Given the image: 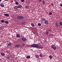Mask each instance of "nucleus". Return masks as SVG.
I'll list each match as a JSON object with an SVG mask.
<instances>
[{"label":"nucleus","instance_id":"6","mask_svg":"<svg viewBox=\"0 0 62 62\" xmlns=\"http://www.w3.org/2000/svg\"><path fill=\"white\" fill-rule=\"evenodd\" d=\"M8 46H11V43H9L7 45Z\"/></svg>","mask_w":62,"mask_h":62},{"label":"nucleus","instance_id":"34","mask_svg":"<svg viewBox=\"0 0 62 62\" xmlns=\"http://www.w3.org/2000/svg\"><path fill=\"white\" fill-rule=\"evenodd\" d=\"M60 6H61V7H62V4H60Z\"/></svg>","mask_w":62,"mask_h":62},{"label":"nucleus","instance_id":"2","mask_svg":"<svg viewBox=\"0 0 62 62\" xmlns=\"http://www.w3.org/2000/svg\"><path fill=\"white\" fill-rule=\"evenodd\" d=\"M16 18L18 20H23L24 17L23 16H19L17 17Z\"/></svg>","mask_w":62,"mask_h":62},{"label":"nucleus","instance_id":"10","mask_svg":"<svg viewBox=\"0 0 62 62\" xmlns=\"http://www.w3.org/2000/svg\"><path fill=\"white\" fill-rule=\"evenodd\" d=\"M20 45L18 44V45H16L15 46V47H19L20 46Z\"/></svg>","mask_w":62,"mask_h":62},{"label":"nucleus","instance_id":"30","mask_svg":"<svg viewBox=\"0 0 62 62\" xmlns=\"http://www.w3.org/2000/svg\"><path fill=\"white\" fill-rule=\"evenodd\" d=\"M38 0L39 2H41V1H42V0Z\"/></svg>","mask_w":62,"mask_h":62},{"label":"nucleus","instance_id":"33","mask_svg":"<svg viewBox=\"0 0 62 62\" xmlns=\"http://www.w3.org/2000/svg\"><path fill=\"white\" fill-rule=\"evenodd\" d=\"M51 5V6H54V4L53 3Z\"/></svg>","mask_w":62,"mask_h":62},{"label":"nucleus","instance_id":"21","mask_svg":"<svg viewBox=\"0 0 62 62\" xmlns=\"http://www.w3.org/2000/svg\"><path fill=\"white\" fill-rule=\"evenodd\" d=\"M26 58H27V59H29V58H30V56H28L26 57Z\"/></svg>","mask_w":62,"mask_h":62},{"label":"nucleus","instance_id":"5","mask_svg":"<svg viewBox=\"0 0 62 62\" xmlns=\"http://www.w3.org/2000/svg\"><path fill=\"white\" fill-rule=\"evenodd\" d=\"M22 39L23 41H26V38H25L24 37H23L22 38Z\"/></svg>","mask_w":62,"mask_h":62},{"label":"nucleus","instance_id":"3","mask_svg":"<svg viewBox=\"0 0 62 62\" xmlns=\"http://www.w3.org/2000/svg\"><path fill=\"white\" fill-rule=\"evenodd\" d=\"M51 48H52L53 50H56V49H57V47L56 46H55L54 45H53L51 46Z\"/></svg>","mask_w":62,"mask_h":62},{"label":"nucleus","instance_id":"16","mask_svg":"<svg viewBox=\"0 0 62 62\" xmlns=\"http://www.w3.org/2000/svg\"><path fill=\"white\" fill-rule=\"evenodd\" d=\"M5 23L6 24H8V23H9L7 21H5Z\"/></svg>","mask_w":62,"mask_h":62},{"label":"nucleus","instance_id":"22","mask_svg":"<svg viewBox=\"0 0 62 62\" xmlns=\"http://www.w3.org/2000/svg\"><path fill=\"white\" fill-rule=\"evenodd\" d=\"M42 3L43 5H44L45 4V1L44 0H43L42 1Z\"/></svg>","mask_w":62,"mask_h":62},{"label":"nucleus","instance_id":"18","mask_svg":"<svg viewBox=\"0 0 62 62\" xmlns=\"http://www.w3.org/2000/svg\"><path fill=\"white\" fill-rule=\"evenodd\" d=\"M15 9H18V6H16L15 7Z\"/></svg>","mask_w":62,"mask_h":62},{"label":"nucleus","instance_id":"24","mask_svg":"<svg viewBox=\"0 0 62 62\" xmlns=\"http://www.w3.org/2000/svg\"><path fill=\"white\" fill-rule=\"evenodd\" d=\"M38 26H41V24L40 23H38Z\"/></svg>","mask_w":62,"mask_h":62},{"label":"nucleus","instance_id":"40","mask_svg":"<svg viewBox=\"0 0 62 62\" xmlns=\"http://www.w3.org/2000/svg\"><path fill=\"white\" fill-rule=\"evenodd\" d=\"M0 29H1V28L0 27Z\"/></svg>","mask_w":62,"mask_h":62},{"label":"nucleus","instance_id":"15","mask_svg":"<svg viewBox=\"0 0 62 62\" xmlns=\"http://www.w3.org/2000/svg\"><path fill=\"white\" fill-rule=\"evenodd\" d=\"M5 20H2L1 21V23H5Z\"/></svg>","mask_w":62,"mask_h":62},{"label":"nucleus","instance_id":"7","mask_svg":"<svg viewBox=\"0 0 62 62\" xmlns=\"http://www.w3.org/2000/svg\"><path fill=\"white\" fill-rule=\"evenodd\" d=\"M4 15L5 16H6V17H8V16H9V15L8 14H4Z\"/></svg>","mask_w":62,"mask_h":62},{"label":"nucleus","instance_id":"38","mask_svg":"<svg viewBox=\"0 0 62 62\" xmlns=\"http://www.w3.org/2000/svg\"><path fill=\"white\" fill-rule=\"evenodd\" d=\"M21 37H23V36H22Z\"/></svg>","mask_w":62,"mask_h":62},{"label":"nucleus","instance_id":"12","mask_svg":"<svg viewBox=\"0 0 62 62\" xmlns=\"http://www.w3.org/2000/svg\"><path fill=\"white\" fill-rule=\"evenodd\" d=\"M16 37H17V38H20V37H21V36H20L19 34H17L16 35Z\"/></svg>","mask_w":62,"mask_h":62},{"label":"nucleus","instance_id":"32","mask_svg":"<svg viewBox=\"0 0 62 62\" xmlns=\"http://www.w3.org/2000/svg\"><path fill=\"white\" fill-rule=\"evenodd\" d=\"M7 57L8 59H9V57Z\"/></svg>","mask_w":62,"mask_h":62},{"label":"nucleus","instance_id":"9","mask_svg":"<svg viewBox=\"0 0 62 62\" xmlns=\"http://www.w3.org/2000/svg\"><path fill=\"white\" fill-rule=\"evenodd\" d=\"M22 7V6L21 5H19L17 6L18 8H21Z\"/></svg>","mask_w":62,"mask_h":62},{"label":"nucleus","instance_id":"25","mask_svg":"<svg viewBox=\"0 0 62 62\" xmlns=\"http://www.w3.org/2000/svg\"><path fill=\"white\" fill-rule=\"evenodd\" d=\"M56 26V27H58V25H57V23H55Z\"/></svg>","mask_w":62,"mask_h":62},{"label":"nucleus","instance_id":"19","mask_svg":"<svg viewBox=\"0 0 62 62\" xmlns=\"http://www.w3.org/2000/svg\"><path fill=\"white\" fill-rule=\"evenodd\" d=\"M59 24H60V25H61V26H62V22H60L59 23Z\"/></svg>","mask_w":62,"mask_h":62},{"label":"nucleus","instance_id":"14","mask_svg":"<svg viewBox=\"0 0 62 62\" xmlns=\"http://www.w3.org/2000/svg\"><path fill=\"white\" fill-rule=\"evenodd\" d=\"M31 25L32 27H34V26H35V25H34V24L33 23H31Z\"/></svg>","mask_w":62,"mask_h":62},{"label":"nucleus","instance_id":"1","mask_svg":"<svg viewBox=\"0 0 62 62\" xmlns=\"http://www.w3.org/2000/svg\"><path fill=\"white\" fill-rule=\"evenodd\" d=\"M31 47H34V48H37L39 49H43V48L42 46H39L38 44H34L31 45Z\"/></svg>","mask_w":62,"mask_h":62},{"label":"nucleus","instance_id":"13","mask_svg":"<svg viewBox=\"0 0 62 62\" xmlns=\"http://www.w3.org/2000/svg\"><path fill=\"white\" fill-rule=\"evenodd\" d=\"M0 6L1 7H4V5L3 4L1 3L0 4Z\"/></svg>","mask_w":62,"mask_h":62},{"label":"nucleus","instance_id":"39","mask_svg":"<svg viewBox=\"0 0 62 62\" xmlns=\"http://www.w3.org/2000/svg\"><path fill=\"white\" fill-rule=\"evenodd\" d=\"M21 36H22V35H21Z\"/></svg>","mask_w":62,"mask_h":62},{"label":"nucleus","instance_id":"23","mask_svg":"<svg viewBox=\"0 0 62 62\" xmlns=\"http://www.w3.org/2000/svg\"><path fill=\"white\" fill-rule=\"evenodd\" d=\"M49 58H50V59H52L53 58V57L51 55H50L49 56Z\"/></svg>","mask_w":62,"mask_h":62},{"label":"nucleus","instance_id":"8","mask_svg":"<svg viewBox=\"0 0 62 62\" xmlns=\"http://www.w3.org/2000/svg\"><path fill=\"white\" fill-rule=\"evenodd\" d=\"M45 23L46 24L48 23V21L47 20H45Z\"/></svg>","mask_w":62,"mask_h":62},{"label":"nucleus","instance_id":"11","mask_svg":"<svg viewBox=\"0 0 62 62\" xmlns=\"http://www.w3.org/2000/svg\"><path fill=\"white\" fill-rule=\"evenodd\" d=\"M1 55L2 56H4V55H5V53H1Z\"/></svg>","mask_w":62,"mask_h":62},{"label":"nucleus","instance_id":"35","mask_svg":"<svg viewBox=\"0 0 62 62\" xmlns=\"http://www.w3.org/2000/svg\"><path fill=\"white\" fill-rule=\"evenodd\" d=\"M46 34H48V32H46Z\"/></svg>","mask_w":62,"mask_h":62},{"label":"nucleus","instance_id":"29","mask_svg":"<svg viewBox=\"0 0 62 62\" xmlns=\"http://www.w3.org/2000/svg\"><path fill=\"white\" fill-rule=\"evenodd\" d=\"M49 14L50 15H51L52 14V13L51 12H50L49 13Z\"/></svg>","mask_w":62,"mask_h":62},{"label":"nucleus","instance_id":"20","mask_svg":"<svg viewBox=\"0 0 62 62\" xmlns=\"http://www.w3.org/2000/svg\"><path fill=\"white\" fill-rule=\"evenodd\" d=\"M40 57H43V55L42 54H40L39 55Z\"/></svg>","mask_w":62,"mask_h":62},{"label":"nucleus","instance_id":"31","mask_svg":"<svg viewBox=\"0 0 62 62\" xmlns=\"http://www.w3.org/2000/svg\"><path fill=\"white\" fill-rule=\"evenodd\" d=\"M22 46H25V44H24V43H23L22 44Z\"/></svg>","mask_w":62,"mask_h":62},{"label":"nucleus","instance_id":"4","mask_svg":"<svg viewBox=\"0 0 62 62\" xmlns=\"http://www.w3.org/2000/svg\"><path fill=\"white\" fill-rule=\"evenodd\" d=\"M14 1L15 3V4L16 5H19V3L17 2V1L16 0H14Z\"/></svg>","mask_w":62,"mask_h":62},{"label":"nucleus","instance_id":"36","mask_svg":"<svg viewBox=\"0 0 62 62\" xmlns=\"http://www.w3.org/2000/svg\"><path fill=\"white\" fill-rule=\"evenodd\" d=\"M9 0H5V1H8Z\"/></svg>","mask_w":62,"mask_h":62},{"label":"nucleus","instance_id":"28","mask_svg":"<svg viewBox=\"0 0 62 62\" xmlns=\"http://www.w3.org/2000/svg\"><path fill=\"white\" fill-rule=\"evenodd\" d=\"M21 1L23 3V2H24V0H21Z\"/></svg>","mask_w":62,"mask_h":62},{"label":"nucleus","instance_id":"41","mask_svg":"<svg viewBox=\"0 0 62 62\" xmlns=\"http://www.w3.org/2000/svg\"><path fill=\"white\" fill-rule=\"evenodd\" d=\"M39 40H40V39H39Z\"/></svg>","mask_w":62,"mask_h":62},{"label":"nucleus","instance_id":"37","mask_svg":"<svg viewBox=\"0 0 62 62\" xmlns=\"http://www.w3.org/2000/svg\"><path fill=\"white\" fill-rule=\"evenodd\" d=\"M2 1V0H0V2H1Z\"/></svg>","mask_w":62,"mask_h":62},{"label":"nucleus","instance_id":"27","mask_svg":"<svg viewBox=\"0 0 62 62\" xmlns=\"http://www.w3.org/2000/svg\"><path fill=\"white\" fill-rule=\"evenodd\" d=\"M49 36H51V37H54V35L53 34L49 35Z\"/></svg>","mask_w":62,"mask_h":62},{"label":"nucleus","instance_id":"17","mask_svg":"<svg viewBox=\"0 0 62 62\" xmlns=\"http://www.w3.org/2000/svg\"><path fill=\"white\" fill-rule=\"evenodd\" d=\"M36 58H37L39 59V55H37L36 56Z\"/></svg>","mask_w":62,"mask_h":62},{"label":"nucleus","instance_id":"26","mask_svg":"<svg viewBox=\"0 0 62 62\" xmlns=\"http://www.w3.org/2000/svg\"><path fill=\"white\" fill-rule=\"evenodd\" d=\"M46 19L45 18H43L42 19V21H44Z\"/></svg>","mask_w":62,"mask_h":62}]
</instances>
